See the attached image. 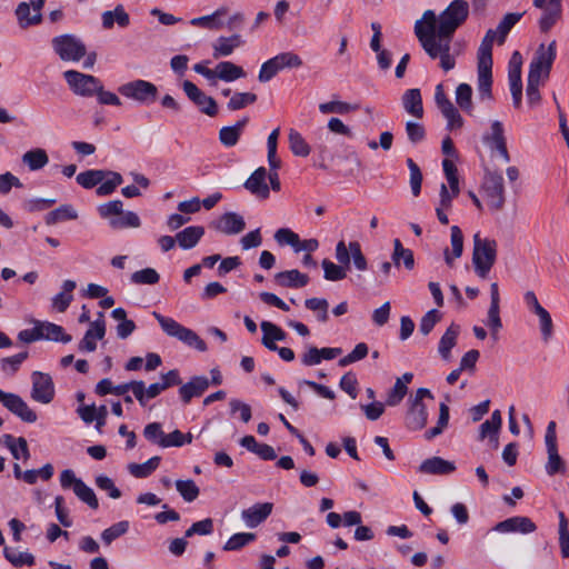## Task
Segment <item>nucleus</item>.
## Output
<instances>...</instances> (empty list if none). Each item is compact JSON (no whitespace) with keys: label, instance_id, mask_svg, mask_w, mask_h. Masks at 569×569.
<instances>
[{"label":"nucleus","instance_id":"774afa93","mask_svg":"<svg viewBox=\"0 0 569 569\" xmlns=\"http://www.w3.org/2000/svg\"><path fill=\"white\" fill-rule=\"evenodd\" d=\"M212 531H213V520L211 518H206L203 520L192 523V526L186 530L184 536L187 538H190L193 535L207 536V535L212 533Z\"/></svg>","mask_w":569,"mask_h":569},{"label":"nucleus","instance_id":"864d4df0","mask_svg":"<svg viewBox=\"0 0 569 569\" xmlns=\"http://www.w3.org/2000/svg\"><path fill=\"white\" fill-rule=\"evenodd\" d=\"M28 356H29L28 351H23V352L17 353L14 356L6 357V358L1 359V361H0L1 370L6 373H10V375L16 373L19 370L22 362L28 358Z\"/></svg>","mask_w":569,"mask_h":569},{"label":"nucleus","instance_id":"dca6fc26","mask_svg":"<svg viewBox=\"0 0 569 569\" xmlns=\"http://www.w3.org/2000/svg\"><path fill=\"white\" fill-rule=\"evenodd\" d=\"M182 88L187 97L200 109L201 112L209 117H214L218 113V106L214 99L202 92L193 82L184 80Z\"/></svg>","mask_w":569,"mask_h":569},{"label":"nucleus","instance_id":"4c0bfd02","mask_svg":"<svg viewBox=\"0 0 569 569\" xmlns=\"http://www.w3.org/2000/svg\"><path fill=\"white\" fill-rule=\"evenodd\" d=\"M392 261L396 267H399L402 261L408 270H412L415 267L413 252L410 249L403 248L399 239L393 240Z\"/></svg>","mask_w":569,"mask_h":569},{"label":"nucleus","instance_id":"5fc2aeb1","mask_svg":"<svg viewBox=\"0 0 569 569\" xmlns=\"http://www.w3.org/2000/svg\"><path fill=\"white\" fill-rule=\"evenodd\" d=\"M487 326L490 328L491 338L498 340V333L502 328L499 305H490L487 317Z\"/></svg>","mask_w":569,"mask_h":569},{"label":"nucleus","instance_id":"a18cd8bd","mask_svg":"<svg viewBox=\"0 0 569 569\" xmlns=\"http://www.w3.org/2000/svg\"><path fill=\"white\" fill-rule=\"evenodd\" d=\"M140 224V218L136 212L132 211H122V214L119 217L110 219V226L113 229L138 228Z\"/></svg>","mask_w":569,"mask_h":569},{"label":"nucleus","instance_id":"e2e57ef3","mask_svg":"<svg viewBox=\"0 0 569 569\" xmlns=\"http://www.w3.org/2000/svg\"><path fill=\"white\" fill-rule=\"evenodd\" d=\"M407 385H405L402 379L398 378L395 382V386L388 393L386 403L390 407L399 405L407 395Z\"/></svg>","mask_w":569,"mask_h":569},{"label":"nucleus","instance_id":"8fccbe9b","mask_svg":"<svg viewBox=\"0 0 569 569\" xmlns=\"http://www.w3.org/2000/svg\"><path fill=\"white\" fill-rule=\"evenodd\" d=\"M253 540H256V533H252V532L234 533L227 540V542L223 546V550H226V551L239 550Z\"/></svg>","mask_w":569,"mask_h":569},{"label":"nucleus","instance_id":"f03ea898","mask_svg":"<svg viewBox=\"0 0 569 569\" xmlns=\"http://www.w3.org/2000/svg\"><path fill=\"white\" fill-rule=\"evenodd\" d=\"M335 257L338 263L329 259H323L321 262L323 278L328 281L343 280L347 277V272L350 270L351 262L358 271H366L368 269V260L358 241H350L348 244L345 240L338 241Z\"/></svg>","mask_w":569,"mask_h":569},{"label":"nucleus","instance_id":"58836bf2","mask_svg":"<svg viewBox=\"0 0 569 569\" xmlns=\"http://www.w3.org/2000/svg\"><path fill=\"white\" fill-rule=\"evenodd\" d=\"M160 460V457L154 456L143 463H129L128 470L134 478H147L159 467Z\"/></svg>","mask_w":569,"mask_h":569},{"label":"nucleus","instance_id":"3c124183","mask_svg":"<svg viewBox=\"0 0 569 569\" xmlns=\"http://www.w3.org/2000/svg\"><path fill=\"white\" fill-rule=\"evenodd\" d=\"M4 557L14 567H22L24 565H34V557L29 552H20L8 547H4Z\"/></svg>","mask_w":569,"mask_h":569},{"label":"nucleus","instance_id":"a878e982","mask_svg":"<svg viewBox=\"0 0 569 569\" xmlns=\"http://www.w3.org/2000/svg\"><path fill=\"white\" fill-rule=\"evenodd\" d=\"M260 328L263 332L261 342L268 350L278 349L276 341H283L287 337V333L280 327L270 321H262Z\"/></svg>","mask_w":569,"mask_h":569},{"label":"nucleus","instance_id":"de8ad7c7","mask_svg":"<svg viewBox=\"0 0 569 569\" xmlns=\"http://www.w3.org/2000/svg\"><path fill=\"white\" fill-rule=\"evenodd\" d=\"M176 489L180 493V496L183 498V500L187 502H192L193 500H196L200 492L198 486L191 479L177 480Z\"/></svg>","mask_w":569,"mask_h":569},{"label":"nucleus","instance_id":"9b49d317","mask_svg":"<svg viewBox=\"0 0 569 569\" xmlns=\"http://www.w3.org/2000/svg\"><path fill=\"white\" fill-rule=\"evenodd\" d=\"M119 92L127 98L144 104L154 102L158 97V88L152 82L141 79L122 84L119 88Z\"/></svg>","mask_w":569,"mask_h":569},{"label":"nucleus","instance_id":"bf43d9fd","mask_svg":"<svg viewBox=\"0 0 569 569\" xmlns=\"http://www.w3.org/2000/svg\"><path fill=\"white\" fill-rule=\"evenodd\" d=\"M442 168H443L446 178L448 180V183L450 186L452 196L457 197L459 194V180H458L457 168H456V164L453 163V160L452 159L443 160Z\"/></svg>","mask_w":569,"mask_h":569},{"label":"nucleus","instance_id":"bb28decb","mask_svg":"<svg viewBox=\"0 0 569 569\" xmlns=\"http://www.w3.org/2000/svg\"><path fill=\"white\" fill-rule=\"evenodd\" d=\"M450 242H451V251L446 248L443 251L445 261L449 267L453 266L455 259L461 257L463 251V234L461 229L458 226H452L450 229Z\"/></svg>","mask_w":569,"mask_h":569},{"label":"nucleus","instance_id":"c03bdc74","mask_svg":"<svg viewBox=\"0 0 569 569\" xmlns=\"http://www.w3.org/2000/svg\"><path fill=\"white\" fill-rule=\"evenodd\" d=\"M448 422H449V407L445 402H441L439 406V418H438L437 426H435L426 431V433H425L426 439L431 440L435 437L441 435L442 431L447 428Z\"/></svg>","mask_w":569,"mask_h":569},{"label":"nucleus","instance_id":"603ef678","mask_svg":"<svg viewBox=\"0 0 569 569\" xmlns=\"http://www.w3.org/2000/svg\"><path fill=\"white\" fill-rule=\"evenodd\" d=\"M107 176L110 178L106 181H102L99 183L98 188L96 189V193L99 197H104L111 194L118 186L122 183V176L118 172L109 171L107 172Z\"/></svg>","mask_w":569,"mask_h":569},{"label":"nucleus","instance_id":"f704fd0d","mask_svg":"<svg viewBox=\"0 0 569 569\" xmlns=\"http://www.w3.org/2000/svg\"><path fill=\"white\" fill-rule=\"evenodd\" d=\"M228 13L226 7L217 9L213 13L193 18L190 23L194 27L207 28L210 30H218L222 27V22L219 20L220 17Z\"/></svg>","mask_w":569,"mask_h":569},{"label":"nucleus","instance_id":"09e8293b","mask_svg":"<svg viewBox=\"0 0 569 569\" xmlns=\"http://www.w3.org/2000/svg\"><path fill=\"white\" fill-rule=\"evenodd\" d=\"M305 306L307 309L313 311L317 313V319L320 321V322H327L328 319H329V316H328V307H329V303L326 299L323 298H309V299H306L305 301Z\"/></svg>","mask_w":569,"mask_h":569},{"label":"nucleus","instance_id":"37998d69","mask_svg":"<svg viewBox=\"0 0 569 569\" xmlns=\"http://www.w3.org/2000/svg\"><path fill=\"white\" fill-rule=\"evenodd\" d=\"M129 530V521H119L101 532V539L106 546L111 545L116 539L126 535Z\"/></svg>","mask_w":569,"mask_h":569},{"label":"nucleus","instance_id":"39448f33","mask_svg":"<svg viewBox=\"0 0 569 569\" xmlns=\"http://www.w3.org/2000/svg\"><path fill=\"white\" fill-rule=\"evenodd\" d=\"M469 16V4L466 0H453L439 14V36L447 38L449 44L456 30L461 27Z\"/></svg>","mask_w":569,"mask_h":569},{"label":"nucleus","instance_id":"412c9836","mask_svg":"<svg viewBox=\"0 0 569 569\" xmlns=\"http://www.w3.org/2000/svg\"><path fill=\"white\" fill-rule=\"evenodd\" d=\"M418 470L425 475H450L456 470V465L441 457H432L423 460Z\"/></svg>","mask_w":569,"mask_h":569},{"label":"nucleus","instance_id":"393cba45","mask_svg":"<svg viewBox=\"0 0 569 569\" xmlns=\"http://www.w3.org/2000/svg\"><path fill=\"white\" fill-rule=\"evenodd\" d=\"M204 234L202 226H190L176 234L177 242L183 250L194 248Z\"/></svg>","mask_w":569,"mask_h":569},{"label":"nucleus","instance_id":"72a5a7b5","mask_svg":"<svg viewBox=\"0 0 569 569\" xmlns=\"http://www.w3.org/2000/svg\"><path fill=\"white\" fill-rule=\"evenodd\" d=\"M40 333L42 335V339L60 341L63 343H68L71 341V336L64 332V329L52 322H40L39 321Z\"/></svg>","mask_w":569,"mask_h":569},{"label":"nucleus","instance_id":"2f4dec72","mask_svg":"<svg viewBox=\"0 0 569 569\" xmlns=\"http://www.w3.org/2000/svg\"><path fill=\"white\" fill-rule=\"evenodd\" d=\"M556 57H557V42H556V40H552L548 47H546L543 43H541L538 47L531 62L539 64V66H545L547 68H552Z\"/></svg>","mask_w":569,"mask_h":569},{"label":"nucleus","instance_id":"49530a36","mask_svg":"<svg viewBox=\"0 0 569 569\" xmlns=\"http://www.w3.org/2000/svg\"><path fill=\"white\" fill-rule=\"evenodd\" d=\"M247 123L248 118H243L237 121L233 126L223 127L219 132L220 142H237Z\"/></svg>","mask_w":569,"mask_h":569},{"label":"nucleus","instance_id":"c756f323","mask_svg":"<svg viewBox=\"0 0 569 569\" xmlns=\"http://www.w3.org/2000/svg\"><path fill=\"white\" fill-rule=\"evenodd\" d=\"M242 44L240 34H232L230 37H219L213 44V57L216 59L220 57L230 56L233 50Z\"/></svg>","mask_w":569,"mask_h":569},{"label":"nucleus","instance_id":"a19ab883","mask_svg":"<svg viewBox=\"0 0 569 569\" xmlns=\"http://www.w3.org/2000/svg\"><path fill=\"white\" fill-rule=\"evenodd\" d=\"M22 161L29 167L30 170L36 171L43 168L49 159L43 149L37 148L26 152Z\"/></svg>","mask_w":569,"mask_h":569},{"label":"nucleus","instance_id":"20e7f679","mask_svg":"<svg viewBox=\"0 0 569 569\" xmlns=\"http://www.w3.org/2000/svg\"><path fill=\"white\" fill-rule=\"evenodd\" d=\"M497 241L481 238L480 233L473 234L472 266L476 274L486 279L497 260Z\"/></svg>","mask_w":569,"mask_h":569},{"label":"nucleus","instance_id":"c85d7f7f","mask_svg":"<svg viewBox=\"0 0 569 569\" xmlns=\"http://www.w3.org/2000/svg\"><path fill=\"white\" fill-rule=\"evenodd\" d=\"M402 106L409 114L416 118H422L423 106L420 90L413 88L405 91L402 96Z\"/></svg>","mask_w":569,"mask_h":569},{"label":"nucleus","instance_id":"2eb2a0df","mask_svg":"<svg viewBox=\"0 0 569 569\" xmlns=\"http://www.w3.org/2000/svg\"><path fill=\"white\" fill-rule=\"evenodd\" d=\"M0 402L24 422L33 423L38 419L37 413L19 395L4 392L0 389Z\"/></svg>","mask_w":569,"mask_h":569},{"label":"nucleus","instance_id":"7c9ffc66","mask_svg":"<svg viewBox=\"0 0 569 569\" xmlns=\"http://www.w3.org/2000/svg\"><path fill=\"white\" fill-rule=\"evenodd\" d=\"M246 76L244 70L231 61H221L216 66V78L231 82Z\"/></svg>","mask_w":569,"mask_h":569},{"label":"nucleus","instance_id":"69168bd1","mask_svg":"<svg viewBox=\"0 0 569 569\" xmlns=\"http://www.w3.org/2000/svg\"><path fill=\"white\" fill-rule=\"evenodd\" d=\"M441 320V313L437 309L429 310L419 323V330L423 336L429 335L433 327Z\"/></svg>","mask_w":569,"mask_h":569},{"label":"nucleus","instance_id":"f8f14e48","mask_svg":"<svg viewBox=\"0 0 569 569\" xmlns=\"http://www.w3.org/2000/svg\"><path fill=\"white\" fill-rule=\"evenodd\" d=\"M63 77L70 89L78 96L92 97L100 89V80L91 74L68 70Z\"/></svg>","mask_w":569,"mask_h":569},{"label":"nucleus","instance_id":"13d9d810","mask_svg":"<svg viewBox=\"0 0 569 569\" xmlns=\"http://www.w3.org/2000/svg\"><path fill=\"white\" fill-rule=\"evenodd\" d=\"M472 88L468 83H460L456 89V101L458 106L470 112L472 109Z\"/></svg>","mask_w":569,"mask_h":569},{"label":"nucleus","instance_id":"0e129e2a","mask_svg":"<svg viewBox=\"0 0 569 569\" xmlns=\"http://www.w3.org/2000/svg\"><path fill=\"white\" fill-rule=\"evenodd\" d=\"M368 352V346L365 342H360L353 348V350L350 353L341 358L338 363L340 367H346L350 363H353L366 358Z\"/></svg>","mask_w":569,"mask_h":569},{"label":"nucleus","instance_id":"a211bd4d","mask_svg":"<svg viewBox=\"0 0 569 569\" xmlns=\"http://www.w3.org/2000/svg\"><path fill=\"white\" fill-rule=\"evenodd\" d=\"M209 386L210 381L206 376H194L179 388V396L188 405L192 398L202 396Z\"/></svg>","mask_w":569,"mask_h":569},{"label":"nucleus","instance_id":"5701e85b","mask_svg":"<svg viewBox=\"0 0 569 569\" xmlns=\"http://www.w3.org/2000/svg\"><path fill=\"white\" fill-rule=\"evenodd\" d=\"M274 281L283 288H302L308 284L309 277L297 269H292L276 273Z\"/></svg>","mask_w":569,"mask_h":569},{"label":"nucleus","instance_id":"ddd939ff","mask_svg":"<svg viewBox=\"0 0 569 569\" xmlns=\"http://www.w3.org/2000/svg\"><path fill=\"white\" fill-rule=\"evenodd\" d=\"M535 8L542 10L538 21L541 32L547 33L562 17L561 0H533Z\"/></svg>","mask_w":569,"mask_h":569},{"label":"nucleus","instance_id":"6e6d98bb","mask_svg":"<svg viewBox=\"0 0 569 569\" xmlns=\"http://www.w3.org/2000/svg\"><path fill=\"white\" fill-rule=\"evenodd\" d=\"M160 276L153 268H144L131 274V282L134 284H156Z\"/></svg>","mask_w":569,"mask_h":569},{"label":"nucleus","instance_id":"0eeeda50","mask_svg":"<svg viewBox=\"0 0 569 569\" xmlns=\"http://www.w3.org/2000/svg\"><path fill=\"white\" fill-rule=\"evenodd\" d=\"M480 191L491 212H499L505 208L506 189L501 173L486 171Z\"/></svg>","mask_w":569,"mask_h":569},{"label":"nucleus","instance_id":"473e14b6","mask_svg":"<svg viewBox=\"0 0 569 569\" xmlns=\"http://www.w3.org/2000/svg\"><path fill=\"white\" fill-rule=\"evenodd\" d=\"M77 283L73 280H64L62 283V291L56 295L52 299V306L59 312H64L73 300L72 291L76 289Z\"/></svg>","mask_w":569,"mask_h":569},{"label":"nucleus","instance_id":"6ab92c4d","mask_svg":"<svg viewBox=\"0 0 569 569\" xmlns=\"http://www.w3.org/2000/svg\"><path fill=\"white\" fill-rule=\"evenodd\" d=\"M272 509L273 505L271 502L256 503L242 510L241 518L247 527L256 528L271 515Z\"/></svg>","mask_w":569,"mask_h":569},{"label":"nucleus","instance_id":"ea45409f","mask_svg":"<svg viewBox=\"0 0 569 569\" xmlns=\"http://www.w3.org/2000/svg\"><path fill=\"white\" fill-rule=\"evenodd\" d=\"M77 218L78 213L70 204H62L47 214L46 223L51 226L60 221L74 220Z\"/></svg>","mask_w":569,"mask_h":569},{"label":"nucleus","instance_id":"79ce46f5","mask_svg":"<svg viewBox=\"0 0 569 569\" xmlns=\"http://www.w3.org/2000/svg\"><path fill=\"white\" fill-rule=\"evenodd\" d=\"M107 172L103 170H87L77 176V182L84 189H91L104 180Z\"/></svg>","mask_w":569,"mask_h":569},{"label":"nucleus","instance_id":"680f3d73","mask_svg":"<svg viewBox=\"0 0 569 569\" xmlns=\"http://www.w3.org/2000/svg\"><path fill=\"white\" fill-rule=\"evenodd\" d=\"M407 166L410 171V187L412 194L415 197L420 194L421 191V183H422V173L420 171L419 166L411 159H407Z\"/></svg>","mask_w":569,"mask_h":569},{"label":"nucleus","instance_id":"c9c22d12","mask_svg":"<svg viewBox=\"0 0 569 569\" xmlns=\"http://www.w3.org/2000/svg\"><path fill=\"white\" fill-rule=\"evenodd\" d=\"M523 12H511L507 13L503 19L499 22L496 30L495 40L497 39L499 44H503L509 31L512 27L522 18Z\"/></svg>","mask_w":569,"mask_h":569},{"label":"nucleus","instance_id":"052dcab7","mask_svg":"<svg viewBox=\"0 0 569 569\" xmlns=\"http://www.w3.org/2000/svg\"><path fill=\"white\" fill-rule=\"evenodd\" d=\"M539 318V326L543 341H549L553 336V323L550 313L542 308L535 313Z\"/></svg>","mask_w":569,"mask_h":569},{"label":"nucleus","instance_id":"e433bc0d","mask_svg":"<svg viewBox=\"0 0 569 569\" xmlns=\"http://www.w3.org/2000/svg\"><path fill=\"white\" fill-rule=\"evenodd\" d=\"M16 16L19 22V26L22 29H27L31 26H36L41 23L42 14L41 13H30V4L27 2H21L18 4L16 9Z\"/></svg>","mask_w":569,"mask_h":569},{"label":"nucleus","instance_id":"aec40b11","mask_svg":"<svg viewBox=\"0 0 569 569\" xmlns=\"http://www.w3.org/2000/svg\"><path fill=\"white\" fill-rule=\"evenodd\" d=\"M244 188L252 194L267 199L270 190L267 184V170L263 167L256 169L244 182Z\"/></svg>","mask_w":569,"mask_h":569},{"label":"nucleus","instance_id":"4be33fe9","mask_svg":"<svg viewBox=\"0 0 569 569\" xmlns=\"http://www.w3.org/2000/svg\"><path fill=\"white\" fill-rule=\"evenodd\" d=\"M536 525L528 517H511L496 525L495 529L500 532L519 531L530 533L536 530Z\"/></svg>","mask_w":569,"mask_h":569},{"label":"nucleus","instance_id":"338daca9","mask_svg":"<svg viewBox=\"0 0 569 569\" xmlns=\"http://www.w3.org/2000/svg\"><path fill=\"white\" fill-rule=\"evenodd\" d=\"M274 240L280 244H288L296 250L299 244V236L289 228H280L274 233Z\"/></svg>","mask_w":569,"mask_h":569},{"label":"nucleus","instance_id":"7ed1b4c3","mask_svg":"<svg viewBox=\"0 0 569 569\" xmlns=\"http://www.w3.org/2000/svg\"><path fill=\"white\" fill-rule=\"evenodd\" d=\"M496 32L489 29L478 48V92L481 99L492 98V46Z\"/></svg>","mask_w":569,"mask_h":569},{"label":"nucleus","instance_id":"6e6552de","mask_svg":"<svg viewBox=\"0 0 569 569\" xmlns=\"http://www.w3.org/2000/svg\"><path fill=\"white\" fill-rule=\"evenodd\" d=\"M429 398L433 400V395L427 388H419L412 399L409 400L410 406L407 411L405 422L410 430H420L425 428L428 420V412L422 400Z\"/></svg>","mask_w":569,"mask_h":569},{"label":"nucleus","instance_id":"4d7b16f0","mask_svg":"<svg viewBox=\"0 0 569 569\" xmlns=\"http://www.w3.org/2000/svg\"><path fill=\"white\" fill-rule=\"evenodd\" d=\"M256 101H257V94H254V93L237 92L230 98L227 107L229 110L236 111V110H240V109L247 107L248 104H252Z\"/></svg>","mask_w":569,"mask_h":569},{"label":"nucleus","instance_id":"b1692460","mask_svg":"<svg viewBox=\"0 0 569 569\" xmlns=\"http://www.w3.org/2000/svg\"><path fill=\"white\" fill-rule=\"evenodd\" d=\"M459 333L460 326L451 323L440 338L438 352L445 361H449L451 359V350L457 345Z\"/></svg>","mask_w":569,"mask_h":569},{"label":"nucleus","instance_id":"f257e3e1","mask_svg":"<svg viewBox=\"0 0 569 569\" xmlns=\"http://www.w3.org/2000/svg\"><path fill=\"white\" fill-rule=\"evenodd\" d=\"M415 34L421 47L431 59H439V67L448 72L456 67V58L451 54V44L447 38L439 36V23L433 10H426L422 18L415 23Z\"/></svg>","mask_w":569,"mask_h":569},{"label":"nucleus","instance_id":"1a4fd4ad","mask_svg":"<svg viewBox=\"0 0 569 569\" xmlns=\"http://www.w3.org/2000/svg\"><path fill=\"white\" fill-rule=\"evenodd\" d=\"M52 48L63 61H79L87 54L84 43L73 34L54 37Z\"/></svg>","mask_w":569,"mask_h":569},{"label":"nucleus","instance_id":"9d476101","mask_svg":"<svg viewBox=\"0 0 569 569\" xmlns=\"http://www.w3.org/2000/svg\"><path fill=\"white\" fill-rule=\"evenodd\" d=\"M60 485L62 489H72L74 495L91 509L99 508V501L94 491L81 479L77 478L73 470L66 469L60 473Z\"/></svg>","mask_w":569,"mask_h":569},{"label":"nucleus","instance_id":"cd10ccee","mask_svg":"<svg viewBox=\"0 0 569 569\" xmlns=\"http://www.w3.org/2000/svg\"><path fill=\"white\" fill-rule=\"evenodd\" d=\"M102 27L107 30L112 29L114 23L120 28H127L130 24V17L122 4L116 6L113 10L104 11L101 16Z\"/></svg>","mask_w":569,"mask_h":569},{"label":"nucleus","instance_id":"423d86ee","mask_svg":"<svg viewBox=\"0 0 569 569\" xmlns=\"http://www.w3.org/2000/svg\"><path fill=\"white\" fill-rule=\"evenodd\" d=\"M152 316L157 319L161 329L167 336L173 337L188 347L197 349L198 351L203 352L207 350V343L193 330L183 327L173 318L164 317L157 311H153Z\"/></svg>","mask_w":569,"mask_h":569},{"label":"nucleus","instance_id":"4468645a","mask_svg":"<svg viewBox=\"0 0 569 569\" xmlns=\"http://www.w3.org/2000/svg\"><path fill=\"white\" fill-rule=\"evenodd\" d=\"M31 381V398L43 405L50 403L54 398V383L51 376L41 371H33Z\"/></svg>","mask_w":569,"mask_h":569},{"label":"nucleus","instance_id":"f3484780","mask_svg":"<svg viewBox=\"0 0 569 569\" xmlns=\"http://www.w3.org/2000/svg\"><path fill=\"white\" fill-rule=\"evenodd\" d=\"M211 227L224 234H238L246 228L243 218L236 212H226Z\"/></svg>","mask_w":569,"mask_h":569}]
</instances>
